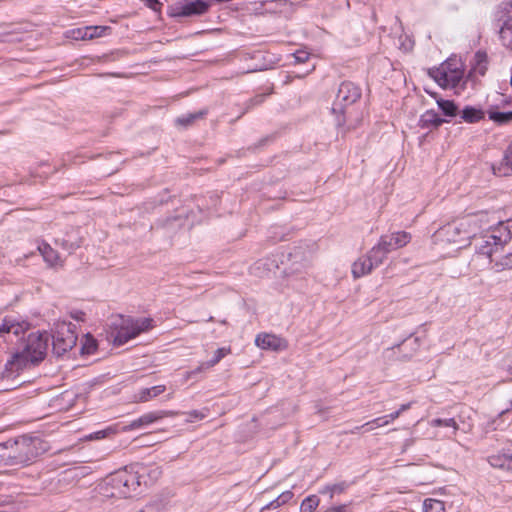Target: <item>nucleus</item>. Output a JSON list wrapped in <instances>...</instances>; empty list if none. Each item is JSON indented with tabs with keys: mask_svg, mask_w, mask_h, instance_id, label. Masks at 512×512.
<instances>
[{
	"mask_svg": "<svg viewBox=\"0 0 512 512\" xmlns=\"http://www.w3.org/2000/svg\"><path fill=\"white\" fill-rule=\"evenodd\" d=\"M265 97H266V94H259V95H256L255 97L251 98L247 102V110L263 103Z\"/></svg>",
	"mask_w": 512,
	"mask_h": 512,
	"instance_id": "40",
	"label": "nucleus"
},
{
	"mask_svg": "<svg viewBox=\"0 0 512 512\" xmlns=\"http://www.w3.org/2000/svg\"><path fill=\"white\" fill-rule=\"evenodd\" d=\"M360 97L361 89L350 81H344L339 85L331 110L334 114H343L345 107L354 104Z\"/></svg>",
	"mask_w": 512,
	"mask_h": 512,
	"instance_id": "8",
	"label": "nucleus"
},
{
	"mask_svg": "<svg viewBox=\"0 0 512 512\" xmlns=\"http://www.w3.org/2000/svg\"><path fill=\"white\" fill-rule=\"evenodd\" d=\"M255 343L261 349L280 350L283 347L282 339L273 334H259Z\"/></svg>",
	"mask_w": 512,
	"mask_h": 512,
	"instance_id": "16",
	"label": "nucleus"
},
{
	"mask_svg": "<svg viewBox=\"0 0 512 512\" xmlns=\"http://www.w3.org/2000/svg\"><path fill=\"white\" fill-rule=\"evenodd\" d=\"M137 512H157V509L155 505L149 504Z\"/></svg>",
	"mask_w": 512,
	"mask_h": 512,
	"instance_id": "49",
	"label": "nucleus"
},
{
	"mask_svg": "<svg viewBox=\"0 0 512 512\" xmlns=\"http://www.w3.org/2000/svg\"><path fill=\"white\" fill-rule=\"evenodd\" d=\"M165 390V385H157L150 388H142L141 390H139L137 394H135L134 399L136 402H147L162 394Z\"/></svg>",
	"mask_w": 512,
	"mask_h": 512,
	"instance_id": "19",
	"label": "nucleus"
},
{
	"mask_svg": "<svg viewBox=\"0 0 512 512\" xmlns=\"http://www.w3.org/2000/svg\"><path fill=\"white\" fill-rule=\"evenodd\" d=\"M69 36L74 40H90V39H92V34H88L87 26L70 30Z\"/></svg>",
	"mask_w": 512,
	"mask_h": 512,
	"instance_id": "37",
	"label": "nucleus"
},
{
	"mask_svg": "<svg viewBox=\"0 0 512 512\" xmlns=\"http://www.w3.org/2000/svg\"><path fill=\"white\" fill-rule=\"evenodd\" d=\"M144 1L146 2V5L149 8H151L155 11L159 10L161 7V3L158 0H144Z\"/></svg>",
	"mask_w": 512,
	"mask_h": 512,
	"instance_id": "44",
	"label": "nucleus"
},
{
	"mask_svg": "<svg viewBox=\"0 0 512 512\" xmlns=\"http://www.w3.org/2000/svg\"><path fill=\"white\" fill-rule=\"evenodd\" d=\"M423 512H445L444 503L436 499H426L423 503Z\"/></svg>",
	"mask_w": 512,
	"mask_h": 512,
	"instance_id": "31",
	"label": "nucleus"
},
{
	"mask_svg": "<svg viewBox=\"0 0 512 512\" xmlns=\"http://www.w3.org/2000/svg\"><path fill=\"white\" fill-rule=\"evenodd\" d=\"M208 10V4L204 1H190L173 9V15L177 17H188L192 15H202Z\"/></svg>",
	"mask_w": 512,
	"mask_h": 512,
	"instance_id": "12",
	"label": "nucleus"
},
{
	"mask_svg": "<svg viewBox=\"0 0 512 512\" xmlns=\"http://www.w3.org/2000/svg\"><path fill=\"white\" fill-rule=\"evenodd\" d=\"M411 240V235L407 232L400 231L389 235H383L379 239V244L388 253L407 245Z\"/></svg>",
	"mask_w": 512,
	"mask_h": 512,
	"instance_id": "11",
	"label": "nucleus"
},
{
	"mask_svg": "<svg viewBox=\"0 0 512 512\" xmlns=\"http://www.w3.org/2000/svg\"><path fill=\"white\" fill-rule=\"evenodd\" d=\"M209 412L208 408H204L202 410H192L189 412H184L183 414L187 416L186 422L193 423L196 420L204 419Z\"/></svg>",
	"mask_w": 512,
	"mask_h": 512,
	"instance_id": "36",
	"label": "nucleus"
},
{
	"mask_svg": "<svg viewBox=\"0 0 512 512\" xmlns=\"http://www.w3.org/2000/svg\"><path fill=\"white\" fill-rule=\"evenodd\" d=\"M319 498L316 495L306 497L301 503L302 512H314L319 505Z\"/></svg>",
	"mask_w": 512,
	"mask_h": 512,
	"instance_id": "33",
	"label": "nucleus"
},
{
	"mask_svg": "<svg viewBox=\"0 0 512 512\" xmlns=\"http://www.w3.org/2000/svg\"><path fill=\"white\" fill-rule=\"evenodd\" d=\"M499 38L506 48L512 50V3H503L497 12Z\"/></svg>",
	"mask_w": 512,
	"mask_h": 512,
	"instance_id": "10",
	"label": "nucleus"
},
{
	"mask_svg": "<svg viewBox=\"0 0 512 512\" xmlns=\"http://www.w3.org/2000/svg\"><path fill=\"white\" fill-rule=\"evenodd\" d=\"M28 327L29 324L26 321L6 316L0 324V341L13 344L27 331Z\"/></svg>",
	"mask_w": 512,
	"mask_h": 512,
	"instance_id": "9",
	"label": "nucleus"
},
{
	"mask_svg": "<svg viewBox=\"0 0 512 512\" xmlns=\"http://www.w3.org/2000/svg\"><path fill=\"white\" fill-rule=\"evenodd\" d=\"M76 326L71 322L58 321L54 324L52 350L57 356L70 351L77 343Z\"/></svg>",
	"mask_w": 512,
	"mask_h": 512,
	"instance_id": "6",
	"label": "nucleus"
},
{
	"mask_svg": "<svg viewBox=\"0 0 512 512\" xmlns=\"http://www.w3.org/2000/svg\"><path fill=\"white\" fill-rule=\"evenodd\" d=\"M484 117L485 112L482 109L473 106H465L463 110L460 112V121H458V123H478L481 120H483Z\"/></svg>",
	"mask_w": 512,
	"mask_h": 512,
	"instance_id": "17",
	"label": "nucleus"
},
{
	"mask_svg": "<svg viewBox=\"0 0 512 512\" xmlns=\"http://www.w3.org/2000/svg\"><path fill=\"white\" fill-rule=\"evenodd\" d=\"M231 353V348L230 347H222V348H218L215 353H214V356L212 359H210L209 361H206V368H212L214 367L216 364H218L226 355L230 354Z\"/></svg>",
	"mask_w": 512,
	"mask_h": 512,
	"instance_id": "32",
	"label": "nucleus"
},
{
	"mask_svg": "<svg viewBox=\"0 0 512 512\" xmlns=\"http://www.w3.org/2000/svg\"><path fill=\"white\" fill-rule=\"evenodd\" d=\"M361 429H364L366 431V428H362V426H357L353 430H351V433L352 434L357 433Z\"/></svg>",
	"mask_w": 512,
	"mask_h": 512,
	"instance_id": "52",
	"label": "nucleus"
},
{
	"mask_svg": "<svg viewBox=\"0 0 512 512\" xmlns=\"http://www.w3.org/2000/svg\"><path fill=\"white\" fill-rule=\"evenodd\" d=\"M429 76L442 88H464V68L460 60L450 58L439 67L429 70Z\"/></svg>",
	"mask_w": 512,
	"mask_h": 512,
	"instance_id": "5",
	"label": "nucleus"
},
{
	"mask_svg": "<svg viewBox=\"0 0 512 512\" xmlns=\"http://www.w3.org/2000/svg\"><path fill=\"white\" fill-rule=\"evenodd\" d=\"M401 414L399 413V411H395L389 415H385V416H382V417H378V418H375L373 419V422H382L380 425H388L391 421H394L396 420L397 418H399Z\"/></svg>",
	"mask_w": 512,
	"mask_h": 512,
	"instance_id": "39",
	"label": "nucleus"
},
{
	"mask_svg": "<svg viewBox=\"0 0 512 512\" xmlns=\"http://www.w3.org/2000/svg\"><path fill=\"white\" fill-rule=\"evenodd\" d=\"M206 362H202L195 370L193 371H190L187 373V378H190L192 375L196 374V373H200L204 370H206Z\"/></svg>",
	"mask_w": 512,
	"mask_h": 512,
	"instance_id": "45",
	"label": "nucleus"
},
{
	"mask_svg": "<svg viewBox=\"0 0 512 512\" xmlns=\"http://www.w3.org/2000/svg\"><path fill=\"white\" fill-rule=\"evenodd\" d=\"M474 71L481 76H484L488 69V58L487 54L482 51H478L475 54V65L473 67Z\"/></svg>",
	"mask_w": 512,
	"mask_h": 512,
	"instance_id": "26",
	"label": "nucleus"
},
{
	"mask_svg": "<svg viewBox=\"0 0 512 512\" xmlns=\"http://www.w3.org/2000/svg\"><path fill=\"white\" fill-rule=\"evenodd\" d=\"M512 174V141L507 146L502 163H500L498 166H493V173L497 176H507Z\"/></svg>",
	"mask_w": 512,
	"mask_h": 512,
	"instance_id": "18",
	"label": "nucleus"
},
{
	"mask_svg": "<svg viewBox=\"0 0 512 512\" xmlns=\"http://www.w3.org/2000/svg\"><path fill=\"white\" fill-rule=\"evenodd\" d=\"M48 449L47 442L39 437H19L8 455L9 465H29Z\"/></svg>",
	"mask_w": 512,
	"mask_h": 512,
	"instance_id": "4",
	"label": "nucleus"
},
{
	"mask_svg": "<svg viewBox=\"0 0 512 512\" xmlns=\"http://www.w3.org/2000/svg\"><path fill=\"white\" fill-rule=\"evenodd\" d=\"M376 266L372 262L370 256L358 258L352 265V274L354 278H360L366 274H369Z\"/></svg>",
	"mask_w": 512,
	"mask_h": 512,
	"instance_id": "15",
	"label": "nucleus"
},
{
	"mask_svg": "<svg viewBox=\"0 0 512 512\" xmlns=\"http://www.w3.org/2000/svg\"><path fill=\"white\" fill-rule=\"evenodd\" d=\"M114 433H115V430L112 427H108L106 429L99 430V431H96V432H93V433H90V434L84 436V440H87V441L101 440V439H104V438L114 434Z\"/></svg>",
	"mask_w": 512,
	"mask_h": 512,
	"instance_id": "35",
	"label": "nucleus"
},
{
	"mask_svg": "<svg viewBox=\"0 0 512 512\" xmlns=\"http://www.w3.org/2000/svg\"><path fill=\"white\" fill-rule=\"evenodd\" d=\"M294 57L297 62L303 63L309 59V53L306 51H296Z\"/></svg>",
	"mask_w": 512,
	"mask_h": 512,
	"instance_id": "41",
	"label": "nucleus"
},
{
	"mask_svg": "<svg viewBox=\"0 0 512 512\" xmlns=\"http://www.w3.org/2000/svg\"><path fill=\"white\" fill-rule=\"evenodd\" d=\"M432 427H450L452 428V435H455L459 429V426L454 418H436L430 421Z\"/></svg>",
	"mask_w": 512,
	"mask_h": 512,
	"instance_id": "29",
	"label": "nucleus"
},
{
	"mask_svg": "<svg viewBox=\"0 0 512 512\" xmlns=\"http://www.w3.org/2000/svg\"><path fill=\"white\" fill-rule=\"evenodd\" d=\"M382 422H373V420L365 423L362 425V428H366V432H369L371 430H373L375 427H381L382 425H380Z\"/></svg>",
	"mask_w": 512,
	"mask_h": 512,
	"instance_id": "43",
	"label": "nucleus"
},
{
	"mask_svg": "<svg viewBox=\"0 0 512 512\" xmlns=\"http://www.w3.org/2000/svg\"><path fill=\"white\" fill-rule=\"evenodd\" d=\"M502 265L506 268L512 269V253H509L504 257Z\"/></svg>",
	"mask_w": 512,
	"mask_h": 512,
	"instance_id": "46",
	"label": "nucleus"
},
{
	"mask_svg": "<svg viewBox=\"0 0 512 512\" xmlns=\"http://www.w3.org/2000/svg\"><path fill=\"white\" fill-rule=\"evenodd\" d=\"M347 511V505H339L334 506L329 509H327L325 512H346Z\"/></svg>",
	"mask_w": 512,
	"mask_h": 512,
	"instance_id": "47",
	"label": "nucleus"
},
{
	"mask_svg": "<svg viewBox=\"0 0 512 512\" xmlns=\"http://www.w3.org/2000/svg\"><path fill=\"white\" fill-rule=\"evenodd\" d=\"M206 114V111H198L194 113H189L187 115L180 116L176 118L175 124L180 127L187 128L191 126L196 120L202 118Z\"/></svg>",
	"mask_w": 512,
	"mask_h": 512,
	"instance_id": "24",
	"label": "nucleus"
},
{
	"mask_svg": "<svg viewBox=\"0 0 512 512\" xmlns=\"http://www.w3.org/2000/svg\"><path fill=\"white\" fill-rule=\"evenodd\" d=\"M60 245L66 249V250H69V251H72L74 249H76L77 247H79V244L78 243H73V242H69L67 240H62V242L60 243Z\"/></svg>",
	"mask_w": 512,
	"mask_h": 512,
	"instance_id": "42",
	"label": "nucleus"
},
{
	"mask_svg": "<svg viewBox=\"0 0 512 512\" xmlns=\"http://www.w3.org/2000/svg\"><path fill=\"white\" fill-rule=\"evenodd\" d=\"M71 317L77 321H84L85 313L82 311H75L71 313Z\"/></svg>",
	"mask_w": 512,
	"mask_h": 512,
	"instance_id": "48",
	"label": "nucleus"
},
{
	"mask_svg": "<svg viewBox=\"0 0 512 512\" xmlns=\"http://www.w3.org/2000/svg\"><path fill=\"white\" fill-rule=\"evenodd\" d=\"M174 415L171 411H155V412H149L146 414H143L138 419L133 420L128 426V430H134L138 429L144 426H147L149 424H152L164 417L172 416Z\"/></svg>",
	"mask_w": 512,
	"mask_h": 512,
	"instance_id": "13",
	"label": "nucleus"
},
{
	"mask_svg": "<svg viewBox=\"0 0 512 512\" xmlns=\"http://www.w3.org/2000/svg\"><path fill=\"white\" fill-rule=\"evenodd\" d=\"M506 412H508V409L506 410H503L499 415L502 416L503 414H505Z\"/></svg>",
	"mask_w": 512,
	"mask_h": 512,
	"instance_id": "55",
	"label": "nucleus"
},
{
	"mask_svg": "<svg viewBox=\"0 0 512 512\" xmlns=\"http://www.w3.org/2000/svg\"><path fill=\"white\" fill-rule=\"evenodd\" d=\"M88 34H92V39L101 37L104 33L109 30L106 26H87Z\"/></svg>",
	"mask_w": 512,
	"mask_h": 512,
	"instance_id": "38",
	"label": "nucleus"
},
{
	"mask_svg": "<svg viewBox=\"0 0 512 512\" xmlns=\"http://www.w3.org/2000/svg\"><path fill=\"white\" fill-rule=\"evenodd\" d=\"M293 497V493L289 490L280 494L276 499L272 500L270 503L262 507L261 512L266 510H276L281 507L283 504L290 501Z\"/></svg>",
	"mask_w": 512,
	"mask_h": 512,
	"instance_id": "23",
	"label": "nucleus"
},
{
	"mask_svg": "<svg viewBox=\"0 0 512 512\" xmlns=\"http://www.w3.org/2000/svg\"><path fill=\"white\" fill-rule=\"evenodd\" d=\"M40 253L42 254L44 260L50 266H56L61 264L60 256L49 244L43 243L38 247Z\"/></svg>",
	"mask_w": 512,
	"mask_h": 512,
	"instance_id": "21",
	"label": "nucleus"
},
{
	"mask_svg": "<svg viewBox=\"0 0 512 512\" xmlns=\"http://www.w3.org/2000/svg\"><path fill=\"white\" fill-rule=\"evenodd\" d=\"M347 487H348V484L345 481H343L340 483L325 486L320 491V493L321 494H329V498L333 499L335 494L343 493L347 489Z\"/></svg>",
	"mask_w": 512,
	"mask_h": 512,
	"instance_id": "30",
	"label": "nucleus"
},
{
	"mask_svg": "<svg viewBox=\"0 0 512 512\" xmlns=\"http://www.w3.org/2000/svg\"><path fill=\"white\" fill-rule=\"evenodd\" d=\"M488 117L498 125H504L512 122V111L509 112H497L493 110L488 111Z\"/></svg>",
	"mask_w": 512,
	"mask_h": 512,
	"instance_id": "27",
	"label": "nucleus"
},
{
	"mask_svg": "<svg viewBox=\"0 0 512 512\" xmlns=\"http://www.w3.org/2000/svg\"><path fill=\"white\" fill-rule=\"evenodd\" d=\"M48 348V335L46 332L30 333L25 341L22 351L12 355L5 365L8 372L14 373L26 368L29 364H36L44 360Z\"/></svg>",
	"mask_w": 512,
	"mask_h": 512,
	"instance_id": "1",
	"label": "nucleus"
},
{
	"mask_svg": "<svg viewBox=\"0 0 512 512\" xmlns=\"http://www.w3.org/2000/svg\"><path fill=\"white\" fill-rule=\"evenodd\" d=\"M144 476L139 471L120 470L111 474L106 480V491L109 496L116 498H129L142 492Z\"/></svg>",
	"mask_w": 512,
	"mask_h": 512,
	"instance_id": "3",
	"label": "nucleus"
},
{
	"mask_svg": "<svg viewBox=\"0 0 512 512\" xmlns=\"http://www.w3.org/2000/svg\"><path fill=\"white\" fill-rule=\"evenodd\" d=\"M153 320L151 318H131L128 317L122 320L120 328L114 336V343L116 345H123L129 340L137 337L142 332L148 331L152 328Z\"/></svg>",
	"mask_w": 512,
	"mask_h": 512,
	"instance_id": "7",
	"label": "nucleus"
},
{
	"mask_svg": "<svg viewBox=\"0 0 512 512\" xmlns=\"http://www.w3.org/2000/svg\"><path fill=\"white\" fill-rule=\"evenodd\" d=\"M484 217L485 213H477L447 223L435 232L434 239L436 242L463 244L475 235Z\"/></svg>",
	"mask_w": 512,
	"mask_h": 512,
	"instance_id": "2",
	"label": "nucleus"
},
{
	"mask_svg": "<svg viewBox=\"0 0 512 512\" xmlns=\"http://www.w3.org/2000/svg\"><path fill=\"white\" fill-rule=\"evenodd\" d=\"M445 120L440 118L438 113L434 110H427L420 117V126L422 128L439 127Z\"/></svg>",
	"mask_w": 512,
	"mask_h": 512,
	"instance_id": "20",
	"label": "nucleus"
},
{
	"mask_svg": "<svg viewBox=\"0 0 512 512\" xmlns=\"http://www.w3.org/2000/svg\"><path fill=\"white\" fill-rule=\"evenodd\" d=\"M437 104L445 116L455 117L458 114V107L451 100L439 99Z\"/></svg>",
	"mask_w": 512,
	"mask_h": 512,
	"instance_id": "28",
	"label": "nucleus"
},
{
	"mask_svg": "<svg viewBox=\"0 0 512 512\" xmlns=\"http://www.w3.org/2000/svg\"><path fill=\"white\" fill-rule=\"evenodd\" d=\"M388 254L389 253L383 249L379 242L368 252V255L376 267L384 262Z\"/></svg>",
	"mask_w": 512,
	"mask_h": 512,
	"instance_id": "25",
	"label": "nucleus"
},
{
	"mask_svg": "<svg viewBox=\"0 0 512 512\" xmlns=\"http://www.w3.org/2000/svg\"><path fill=\"white\" fill-rule=\"evenodd\" d=\"M150 473L155 477L157 478L160 474H161V471L159 470V468L155 467L153 468Z\"/></svg>",
	"mask_w": 512,
	"mask_h": 512,
	"instance_id": "51",
	"label": "nucleus"
},
{
	"mask_svg": "<svg viewBox=\"0 0 512 512\" xmlns=\"http://www.w3.org/2000/svg\"><path fill=\"white\" fill-rule=\"evenodd\" d=\"M411 406H412V402H408V403L402 404V405H400L398 411H399L400 414H402L403 412H405L408 409H410Z\"/></svg>",
	"mask_w": 512,
	"mask_h": 512,
	"instance_id": "50",
	"label": "nucleus"
},
{
	"mask_svg": "<svg viewBox=\"0 0 512 512\" xmlns=\"http://www.w3.org/2000/svg\"><path fill=\"white\" fill-rule=\"evenodd\" d=\"M476 250L481 255L491 257L492 254L497 252L499 249L492 244L490 239H487V233H485L478 239V242L476 243Z\"/></svg>",
	"mask_w": 512,
	"mask_h": 512,
	"instance_id": "22",
	"label": "nucleus"
},
{
	"mask_svg": "<svg viewBox=\"0 0 512 512\" xmlns=\"http://www.w3.org/2000/svg\"><path fill=\"white\" fill-rule=\"evenodd\" d=\"M97 349V342L90 334H87L84 338V342L81 347L82 354H92Z\"/></svg>",
	"mask_w": 512,
	"mask_h": 512,
	"instance_id": "34",
	"label": "nucleus"
},
{
	"mask_svg": "<svg viewBox=\"0 0 512 512\" xmlns=\"http://www.w3.org/2000/svg\"><path fill=\"white\" fill-rule=\"evenodd\" d=\"M507 460H508L510 463H512V453H511L509 456H507Z\"/></svg>",
	"mask_w": 512,
	"mask_h": 512,
	"instance_id": "54",
	"label": "nucleus"
},
{
	"mask_svg": "<svg viewBox=\"0 0 512 512\" xmlns=\"http://www.w3.org/2000/svg\"><path fill=\"white\" fill-rule=\"evenodd\" d=\"M486 233L487 239H490L498 249H501L511 239V233L503 223H499L497 227Z\"/></svg>",
	"mask_w": 512,
	"mask_h": 512,
	"instance_id": "14",
	"label": "nucleus"
},
{
	"mask_svg": "<svg viewBox=\"0 0 512 512\" xmlns=\"http://www.w3.org/2000/svg\"><path fill=\"white\" fill-rule=\"evenodd\" d=\"M343 123H344V120H341V119L337 120V125H342Z\"/></svg>",
	"mask_w": 512,
	"mask_h": 512,
	"instance_id": "53",
	"label": "nucleus"
},
{
	"mask_svg": "<svg viewBox=\"0 0 512 512\" xmlns=\"http://www.w3.org/2000/svg\"><path fill=\"white\" fill-rule=\"evenodd\" d=\"M510 84H511V86H512V76H511V79H510Z\"/></svg>",
	"mask_w": 512,
	"mask_h": 512,
	"instance_id": "56",
	"label": "nucleus"
}]
</instances>
